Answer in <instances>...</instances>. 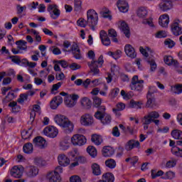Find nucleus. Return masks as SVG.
Wrapping results in <instances>:
<instances>
[{
	"label": "nucleus",
	"mask_w": 182,
	"mask_h": 182,
	"mask_svg": "<svg viewBox=\"0 0 182 182\" xmlns=\"http://www.w3.org/2000/svg\"><path fill=\"white\" fill-rule=\"evenodd\" d=\"M54 120L60 127H62L65 133L69 134L73 132L75 129V125L66 116L62 114L55 115Z\"/></svg>",
	"instance_id": "1"
},
{
	"label": "nucleus",
	"mask_w": 182,
	"mask_h": 182,
	"mask_svg": "<svg viewBox=\"0 0 182 182\" xmlns=\"http://www.w3.org/2000/svg\"><path fill=\"white\" fill-rule=\"evenodd\" d=\"M109 37L112 38V42H114L115 43L119 42V40H117V32H116V30L113 28L109 29L108 31V36L107 33H106L105 30H102L100 32V38L105 46H109L110 45V38H109Z\"/></svg>",
	"instance_id": "2"
},
{
	"label": "nucleus",
	"mask_w": 182,
	"mask_h": 182,
	"mask_svg": "<svg viewBox=\"0 0 182 182\" xmlns=\"http://www.w3.org/2000/svg\"><path fill=\"white\" fill-rule=\"evenodd\" d=\"M87 55L90 59H92L91 63H88L91 72H92L94 75H99V68H102V65H103L104 62L103 55H100L98 60H95V54L93 50L88 51Z\"/></svg>",
	"instance_id": "3"
},
{
	"label": "nucleus",
	"mask_w": 182,
	"mask_h": 182,
	"mask_svg": "<svg viewBox=\"0 0 182 182\" xmlns=\"http://www.w3.org/2000/svg\"><path fill=\"white\" fill-rule=\"evenodd\" d=\"M95 119L101 121L102 124H109L112 122V117L106 114V107L101 106L95 114Z\"/></svg>",
	"instance_id": "4"
},
{
	"label": "nucleus",
	"mask_w": 182,
	"mask_h": 182,
	"mask_svg": "<svg viewBox=\"0 0 182 182\" xmlns=\"http://www.w3.org/2000/svg\"><path fill=\"white\" fill-rule=\"evenodd\" d=\"M99 22V16L95 10H88L87 12V24L90 28L95 31V26Z\"/></svg>",
	"instance_id": "5"
},
{
	"label": "nucleus",
	"mask_w": 182,
	"mask_h": 182,
	"mask_svg": "<svg viewBox=\"0 0 182 182\" xmlns=\"http://www.w3.org/2000/svg\"><path fill=\"white\" fill-rule=\"evenodd\" d=\"M144 83V80H139V76L134 75L132 77V82L130 84L131 90L140 93V92L143 90Z\"/></svg>",
	"instance_id": "6"
},
{
	"label": "nucleus",
	"mask_w": 182,
	"mask_h": 182,
	"mask_svg": "<svg viewBox=\"0 0 182 182\" xmlns=\"http://www.w3.org/2000/svg\"><path fill=\"white\" fill-rule=\"evenodd\" d=\"M159 117H160V114H159V112L156 111L149 112L142 118V124H150L151 123H153L154 119H159Z\"/></svg>",
	"instance_id": "7"
},
{
	"label": "nucleus",
	"mask_w": 182,
	"mask_h": 182,
	"mask_svg": "<svg viewBox=\"0 0 182 182\" xmlns=\"http://www.w3.org/2000/svg\"><path fill=\"white\" fill-rule=\"evenodd\" d=\"M71 143L73 146H83L86 144V137L82 134H75L71 138Z\"/></svg>",
	"instance_id": "8"
},
{
	"label": "nucleus",
	"mask_w": 182,
	"mask_h": 182,
	"mask_svg": "<svg viewBox=\"0 0 182 182\" xmlns=\"http://www.w3.org/2000/svg\"><path fill=\"white\" fill-rule=\"evenodd\" d=\"M47 11L53 19H57V18H59V15H60V10H59L56 4H49Z\"/></svg>",
	"instance_id": "9"
},
{
	"label": "nucleus",
	"mask_w": 182,
	"mask_h": 182,
	"mask_svg": "<svg viewBox=\"0 0 182 182\" xmlns=\"http://www.w3.org/2000/svg\"><path fill=\"white\" fill-rule=\"evenodd\" d=\"M43 133L48 137L55 139V137L58 136V133H59V131L56 129V127L51 126L46 127L43 130Z\"/></svg>",
	"instance_id": "10"
},
{
	"label": "nucleus",
	"mask_w": 182,
	"mask_h": 182,
	"mask_svg": "<svg viewBox=\"0 0 182 182\" xmlns=\"http://www.w3.org/2000/svg\"><path fill=\"white\" fill-rule=\"evenodd\" d=\"M26 175L29 178H33V177H36L38 174H39V168L34 166H29L26 168Z\"/></svg>",
	"instance_id": "11"
},
{
	"label": "nucleus",
	"mask_w": 182,
	"mask_h": 182,
	"mask_svg": "<svg viewBox=\"0 0 182 182\" xmlns=\"http://www.w3.org/2000/svg\"><path fill=\"white\" fill-rule=\"evenodd\" d=\"M80 123L82 126H92L93 124V117L89 114H85L80 117Z\"/></svg>",
	"instance_id": "12"
},
{
	"label": "nucleus",
	"mask_w": 182,
	"mask_h": 182,
	"mask_svg": "<svg viewBox=\"0 0 182 182\" xmlns=\"http://www.w3.org/2000/svg\"><path fill=\"white\" fill-rule=\"evenodd\" d=\"M124 52L127 56L131 58V59H134L136 56H137V53H136V50L130 44L125 45Z\"/></svg>",
	"instance_id": "13"
},
{
	"label": "nucleus",
	"mask_w": 182,
	"mask_h": 182,
	"mask_svg": "<svg viewBox=\"0 0 182 182\" xmlns=\"http://www.w3.org/2000/svg\"><path fill=\"white\" fill-rule=\"evenodd\" d=\"M58 164L62 167H67L70 164V159L65 154H61L58 157Z\"/></svg>",
	"instance_id": "14"
},
{
	"label": "nucleus",
	"mask_w": 182,
	"mask_h": 182,
	"mask_svg": "<svg viewBox=\"0 0 182 182\" xmlns=\"http://www.w3.org/2000/svg\"><path fill=\"white\" fill-rule=\"evenodd\" d=\"M33 143L36 147L39 149H45L46 147V140L42 136H37L33 139Z\"/></svg>",
	"instance_id": "15"
},
{
	"label": "nucleus",
	"mask_w": 182,
	"mask_h": 182,
	"mask_svg": "<svg viewBox=\"0 0 182 182\" xmlns=\"http://www.w3.org/2000/svg\"><path fill=\"white\" fill-rule=\"evenodd\" d=\"M117 6L119 11L123 12V14H126L129 11V3L125 0H119L117 2Z\"/></svg>",
	"instance_id": "16"
},
{
	"label": "nucleus",
	"mask_w": 182,
	"mask_h": 182,
	"mask_svg": "<svg viewBox=\"0 0 182 182\" xmlns=\"http://www.w3.org/2000/svg\"><path fill=\"white\" fill-rule=\"evenodd\" d=\"M23 174V168L19 166H14L11 170V176L16 178H21Z\"/></svg>",
	"instance_id": "17"
},
{
	"label": "nucleus",
	"mask_w": 182,
	"mask_h": 182,
	"mask_svg": "<svg viewBox=\"0 0 182 182\" xmlns=\"http://www.w3.org/2000/svg\"><path fill=\"white\" fill-rule=\"evenodd\" d=\"M166 65L168 66H174V68H180V64L177 60H173V57L171 55H166L164 58Z\"/></svg>",
	"instance_id": "18"
},
{
	"label": "nucleus",
	"mask_w": 182,
	"mask_h": 182,
	"mask_svg": "<svg viewBox=\"0 0 182 182\" xmlns=\"http://www.w3.org/2000/svg\"><path fill=\"white\" fill-rule=\"evenodd\" d=\"M47 179L49 182H60L61 178L59 173H57L56 172L52 171L47 173Z\"/></svg>",
	"instance_id": "19"
},
{
	"label": "nucleus",
	"mask_w": 182,
	"mask_h": 182,
	"mask_svg": "<svg viewBox=\"0 0 182 182\" xmlns=\"http://www.w3.org/2000/svg\"><path fill=\"white\" fill-rule=\"evenodd\" d=\"M159 8L161 11L166 12V11H170L173 8V3L170 0H164L159 4Z\"/></svg>",
	"instance_id": "20"
},
{
	"label": "nucleus",
	"mask_w": 182,
	"mask_h": 182,
	"mask_svg": "<svg viewBox=\"0 0 182 182\" xmlns=\"http://www.w3.org/2000/svg\"><path fill=\"white\" fill-rule=\"evenodd\" d=\"M119 28L124 34H125L126 38H130V28L124 21H122L119 23Z\"/></svg>",
	"instance_id": "21"
},
{
	"label": "nucleus",
	"mask_w": 182,
	"mask_h": 182,
	"mask_svg": "<svg viewBox=\"0 0 182 182\" xmlns=\"http://www.w3.org/2000/svg\"><path fill=\"white\" fill-rule=\"evenodd\" d=\"M170 22V17L167 14H164L159 17V23L162 28H167Z\"/></svg>",
	"instance_id": "22"
},
{
	"label": "nucleus",
	"mask_w": 182,
	"mask_h": 182,
	"mask_svg": "<svg viewBox=\"0 0 182 182\" xmlns=\"http://www.w3.org/2000/svg\"><path fill=\"white\" fill-rule=\"evenodd\" d=\"M135 147H140V142L139 141H134L133 139L129 140L125 145V149L127 151L133 150Z\"/></svg>",
	"instance_id": "23"
},
{
	"label": "nucleus",
	"mask_w": 182,
	"mask_h": 182,
	"mask_svg": "<svg viewBox=\"0 0 182 182\" xmlns=\"http://www.w3.org/2000/svg\"><path fill=\"white\" fill-rule=\"evenodd\" d=\"M171 31L175 36L182 35V28L180 26L178 22H174L171 25Z\"/></svg>",
	"instance_id": "24"
},
{
	"label": "nucleus",
	"mask_w": 182,
	"mask_h": 182,
	"mask_svg": "<svg viewBox=\"0 0 182 182\" xmlns=\"http://www.w3.org/2000/svg\"><path fill=\"white\" fill-rule=\"evenodd\" d=\"M114 154V149L110 146H104L102 149V156L104 157H111Z\"/></svg>",
	"instance_id": "25"
},
{
	"label": "nucleus",
	"mask_w": 182,
	"mask_h": 182,
	"mask_svg": "<svg viewBox=\"0 0 182 182\" xmlns=\"http://www.w3.org/2000/svg\"><path fill=\"white\" fill-rule=\"evenodd\" d=\"M91 170L94 176H100L102 174V169H100V165L97 163H93L91 165Z\"/></svg>",
	"instance_id": "26"
},
{
	"label": "nucleus",
	"mask_w": 182,
	"mask_h": 182,
	"mask_svg": "<svg viewBox=\"0 0 182 182\" xmlns=\"http://www.w3.org/2000/svg\"><path fill=\"white\" fill-rule=\"evenodd\" d=\"M91 141L96 146H100V144H102V143H103V138H102V136H100V135L93 134L91 137Z\"/></svg>",
	"instance_id": "27"
},
{
	"label": "nucleus",
	"mask_w": 182,
	"mask_h": 182,
	"mask_svg": "<svg viewBox=\"0 0 182 182\" xmlns=\"http://www.w3.org/2000/svg\"><path fill=\"white\" fill-rule=\"evenodd\" d=\"M147 14H149V12L147 11V9H146V7H140L137 10L136 15L139 16V18H144L147 16Z\"/></svg>",
	"instance_id": "28"
},
{
	"label": "nucleus",
	"mask_w": 182,
	"mask_h": 182,
	"mask_svg": "<svg viewBox=\"0 0 182 182\" xmlns=\"http://www.w3.org/2000/svg\"><path fill=\"white\" fill-rule=\"evenodd\" d=\"M171 92L176 95H180L182 93V84H176L171 87Z\"/></svg>",
	"instance_id": "29"
},
{
	"label": "nucleus",
	"mask_w": 182,
	"mask_h": 182,
	"mask_svg": "<svg viewBox=\"0 0 182 182\" xmlns=\"http://www.w3.org/2000/svg\"><path fill=\"white\" fill-rule=\"evenodd\" d=\"M171 136L176 140H182V132L179 129H173L171 132Z\"/></svg>",
	"instance_id": "30"
},
{
	"label": "nucleus",
	"mask_w": 182,
	"mask_h": 182,
	"mask_svg": "<svg viewBox=\"0 0 182 182\" xmlns=\"http://www.w3.org/2000/svg\"><path fill=\"white\" fill-rule=\"evenodd\" d=\"M23 151L26 154H31L33 151V145L31 142L25 144L23 146Z\"/></svg>",
	"instance_id": "31"
},
{
	"label": "nucleus",
	"mask_w": 182,
	"mask_h": 182,
	"mask_svg": "<svg viewBox=\"0 0 182 182\" xmlns=\"http://www.w3.org/2000/svg\"><path fill=\"white\" fill-rule=\"evenodd\" d=\"M147 102H146V107H150L153 102H154V95H153V91L148 92L146 95Z\"/></svg>",
	"instance_id": "32"
},
{
	"label": "nucleus",
	"mask_w": 182,
	"mask_h": 182,
	"mask_svg": "<svg viewBox=\"0 0 182 182\" xmlns=\"http://www.w3.org/2000/svg\"><path fill=\"white\" fill-rule=\"evenodd\" d=\"M26 43V41L23 40H20L16 42V45H17V48L20 50H26V49H28Z\"/></svg>",
	"instance_id": "33"
},
{
	"label": "nucleus",
	"mask_w": 182,
	"mask_h": 182,
	"mask_svg": "<svg viewBox=\"0 0 182 182\" xmlns=\"http://www.w3.org/2000/svg\"><path fill=\"white\" fill-rule=\"evenodd\" d=\"M102 178L105 182H114V176H113L112 173H104L102 175Z\"/></svg>",
	"instance_id": "34"
},
{
	"label": "nucleus",
	"mask_w": 182,
	"mask_h": 182,
	"mask_svg": "<svg viewBox=\"0 0 182 182\" xmlns=\"http://www.w3.org/2000/svg\"><path fill=\"white\" fill-rule=\"evenodd\" d=\"M64 103L67 107H73L76 105V101H73L72 97L68 96L64 99Z\"/></svg>",
	"instance_id": "35"
},
{
	"label": "nucleus",
	"mask_w": 182,
	"mask_h": 182,
	"mask_svg": "<svg viewBox=\"0 0 182 182\" xmlns=\"http://www.w3.org/2000/svg\"><path fill=\"white\" fill-rule=\"evenodd\" d=\"M129 107L131 109H141V102L131 100L129 102Z\"/></svg>",
	"instance_id": "36"
},
{
	"label": "nucleus",
	"mask_w": 182,
	"mask_h": 182,
	"mask_svg": "<svg viewBox=\"0 0 182 182\" xmlns=\"http://www.w3.org/2000/svg\"><path fill=\"white\" fill-rule=\"evenodd\" d=\"M81 105L85 109H90L92 107V101H90L87 97H84L81 101Z\"/></svg>",
	"instance_id": "37"
},
{
	"label": "nucleus",
	"mask_w": 182,
	"mask_h": 182,
	"mask_svg": "<svg viewBox=\"0 0 182 182\" xmlns=\"http://www.w3.org/2000/svg\"><path fill=\"white\" fill-rule=\"evenodd\" d=\"M171 151L173 156H176V157H182V149L177 146H173Z\"/></svg>",
	"instance_id": "38"
},
{
	"label": "nucleus",
	"mask_w": 182,
	"mask_h": 182,
	"mask_svg": "<svg viewBox=\"0 0 182 182\" xmlns=\"http://www.w3.org/2000/svg\"><path fill=\"white\" fill-rule=\"evenodd\" d=\"M87 151L90 154V156H91V157H92L93 159H95V157L97 156V150H96V148H95V146H88L87 148Z\"/></svg>",
	"instance_id": "39"
},
{
	"label": "nucleus",
	"mask_w": 182,
	"mask_h": 182,
	"mask_svg": "<svg viewBox=\"0 0 182 182\" xmlns=\"http://www.w3.org/2000/svg\"><path fill=\"white\" fill-rule=\"evenodd\" d=\"M105 166L108 167V168H114L116 167V161L109 159L105 161Z\"/></svg>",
	"instance_id": "40"
},
{
	"label": "nucleus",
	"mask_w": 182,
	"mask_h": 182,
	"mask_svg": "<svg viewBox=\"0 0 182 182\" xmlns=\"http://www.w3.org/2000/svg\"><path fill=\"white\" fill-rule=\"evenodd\" d=\"M74 11L77 12L82 11V0H74Z\"/></svg>",
	"instance_id": "41"
},
{
	"label": "nucleus",
	"mask_w": 182,
	"mask_h": 182,
	"mask_svg": "<svg viewBox=\"0 0 182 182\" xmlns=\"http://www.w3.org/2000/svg\"><path fill=\"white\" fill-rule=\"evenodd\" d=\"M34 163L36 166H40V167L46 166V161H45L42 158H36L34 159Z\"/></svg>",
	"instance_id": "42"
},
{
	"label": "nucleus",
	"mask_w": 182,
	"mask_h": 182,
	"mask_svg": "<svg viewBox=\"0 0 182 182\" xmlns=\"http://www.w3.org/2000/svg\"><path fill=\"white\" fill-rule=\"evenodd\" d=\"M77 24L81 28H86V26H87V21L85 20V18H81L77 21Z\"/></svg>",
	"instance_id": "43"
},
{
	"label": "nucleus",
	"mask_w": 182,
	"mask_h": 182,
	"mask_svg": "<svg viewBox=\"0 0 182 182\" xmlns=\"http://www.w3.org/2000/svg\"><path fill=\"white\" fill-rule=\"evenodd\" d=\"M93 105L95 107H100V105H102V99L97 97H93Z\"/></svg>",
	"instance_id": "44"
},
{
	"label": "nucleus",
	"mask_w": 182,
	"mask_h": 182,
	"mask_svg": "<svg viewBox=\"0 0 182 182\" xmlns=\"http://www.w3.org/2000/svg\"><path fill=\"white\" fill-rule=\"evenodd\" d=\"M147 62L151 66L150 71L154 72L156 69H157V64H156V62H154V60H148Z\"/></svg>",
	"instance_id": "45"
},
{
	"label": "nucleus",
	"mask_w": 182,
	"mask_h": 182,
	"mask_svg": "<svg viewBox=\"0 0 182 182\" xmlns=\"http://www.w3.org/2000/svg\"><path fill=\"white\" fill-rule=\"evenodd\" d=\"M100 15L102 16V18H109L110 16V11L107 9H104L100 12Z\"/></svg>",
	"instance_id": "46"
},
{
	"label": "nucleus",
	"mask_w": 182,
	"mask_h": 182,
	"mask_svg": "<svg viewBox=\"0 0 182 182\" xmlns=\"http://www.w3.org/2000/svg\"><path fill=\"white\" fill-rule=\"evenodd\" d=\"M163 174H164V172H163V171H159L157 173H156L155 170H151L152 178H156V177H160V176H163Z\"/></svg>",
	"instance_id": "47"
},
{
	"label": "nucleus",
	"mask_w": 182,
	"mask_h": 182,
	"mask_svg": "<svg viewBox=\"0 0 182 182\" xmlns=\"http://www.w3.org/2000/svg\"><path fill=\"white\" fill-rule=\"evenodd\" d=\"M175 177L176 173L171 171L166 172L165 174V178H167L168 180H173Z\"/></svg>",
	"instance_id": "48"
},
{
	"label": "nucleus",
	"mask_w": 182,
	"mask_h": 182,
	"mask_svg": "<svg viewBox=\"0 0 182 182\" xmlns=\"http://www.w3.org/2000/svg\"><path fill=\"white\" fill-rule=\"evenodd\" d=\"M176 164H177V161L172 159L166 163V167H168V168H173V167H176Z\"/></svg>",
	"instance_id": "49"
},
{
	"label": "nucleus",
	"mask_w": 182,
	"mask_h": 182,
	"mask_svg": "<svg viewBox=\"0 0 182 182\" xmlns=\"http://www.w3.org/2000/svg\"><path fill=\"white\" fill-rule=\"evenodd\" d=\"M50 107L51 109H53V110H56V109L59 107V105L57 101L54 100V99L53 98V100L50 102Z\"/></svg>",
	"instance_id": "50"
},
{
	"label": "nucleus",
	"mask_w": 182,
	"mask_h": 182,
	"mask_svg": "<svg viewBox=\"0 0 182 182\" xmlns=\"http://www.w3.org/2000/svg\"><path fill=\"white\" fill-rule=\"evenodd\" d=\"M28 95H27L26 93L20 95V97L18 99V102L23 103V102H25V100H28Z\"/></svg>",
	"instance_id": "51"
},
{
	"label": "nucleus",
	"mask_w": 182,
	"mask_h": 182,
	"mask_svg": "<svg viewBox=\"0 0 182 182\" xmlns=\"http://www.w3.org/2000/svg\"><path fill=\"white\" fill-rule=\"evenodd\" d=\"M142 23L144 25H149V26H154V24H153V18H151L144 19Z\"/></svg>",
	"instance_id": "52"
},
{
	"label": "nucleus",
	"mask_w": 182,
	"mask_h": 182,
	"mask_svg": "<svg viewBox=\"0 0 182 182\" xmlns=\"http://www.w3.org/2000/svg\"><path fill=\"white\" fill-rule=\"evenodd\" d=\"M50 50L53 52V55H60L62 53V51L58 47H50Z\"/></svg>",
	"instance_id": "53"
},
{
	"label": "nucleus",
	"mask_w": 182,
	"mask_h": 182,
	"mask_svg": "<svg viewBox=\"0 0 182 182\" xmlns=\"http://www.w3.org/2000/svg\"><path fill=\"white\" fill-rule=\"evenodd\" d=\"M16 9H17V14L18 15H21V14H22V12H23L24 11H26V6H22L20 4L17 5L16 6Z\"/></svg>",
	"instance_id": "54"
},
{
	"label": "nucleus",
	"mask_w": 182,
	"mask_h": 182,
	"mask_svg": "<svg viewBox=\"0 0 182 182\" xmlns=\"http://www.w3.org/2000/svg\"><path fill=\"white\" fill-rule=\"evenodd\" d=\"M156 38H167V33H166V31H159L156 34Z\"/></svg>",
	"instance_id": "55"
},
{
	"label": "nucleus",
	"mask_w": 182,
	"mask_h": 182,
	"mask_svg": "<svg viewBox=\"0 0 182 182\" xmlns=\"http://www.w3.org/2000/svg\"><path fill=\"white\" fill-rule=\"evenodd\" d=\"M10 59H11V61L14 63H21V58H19V56L18 55H11Z\"/></svg>",
	"instance_id": "56"
},
{
	"label": "nucleus",
	"mask_w": 182,
	"mask_h": 182,
	"mask_svg": "<svg viewBox=\"0 0 182 182\" xmlns=\"http://www.w3.org/2000/svg\"><path fill=\"white\" fill-rule=\"evenodd\" d=\"M56 63H58V65H60V66H62V68H63L64 69L69 66V63H68L66 60H57Z\"/></svg>",
	"instance_id": "57"
},
{
	"label": "nucleus",
	"mask_w": 182,
	"mask_h": 182,
	"mask_svg": "<svg viewBox=\"0 0 182 182\" xmlns=\"http://www.w3.org/2000/svg\"><path fill=\"white\" fill-rule=\"evenodd\" d=\"M70 69H71V70H77V69H80V65L76 63H73L71 65H70L69 66Z\"/></svg>",
	"instance_id": "58"
},
{
	"label": "nucleus",
	"mask_w": 182,
	"mask_h": 182,
	"mask_svg": "<svg viewBox=\"0 0 182 182\" xmlns=\"http://www.w3.org/2000/svg\"><path fill=\"white\" fill-rule=\"evenodd\" d=\"M164 43L165 45H166V46H168L169 48H173L174 45H176V43H174V41L171 39L165 41Z\"/></svg>",
	"instance_id": "59"
},
{
	"label": "nucleus",
	"mask_w": 182,
	"mask_h": 182,
	"mask_svg": "<svg viewBox=\"0 0 182 182\" xmlns=\"http://www.w3.org/2000/svg\"><path fill=\"white\" fill-rule=\"evenodd\" d=\"M71 51L73 53H75V52H80V49H79V46H77V44L73 43L71 46Z\"/></svg>",
	"instance_id": "60"
},
{
	"label": "nucleus",
	"mask_w": 182,
	"mask_h": 182,
	"mask_svg": "<svg viewBox=\"0 0 182 182\" xmlns=\"http://www.w3.org/2000/svg\"><path fill=\"white\" fill-rule=\"evenodd\" d=\"M62 86V82H58L57 84L53 85V87L51 89V93H53V92L58 90L59 87Z\"/></svg>",
	"instance_id": "61"
},
{
	"label": "nucleus",
	"mask_w": 182,
	"mask_h": 182,
	"mask_svg": "<svg viewBox=\"0 0 182 182\" xmlns=\"http://www.w3.org/2000/svg\"><path fill=\"white\" fill-rule=\"evenodd\" d=\"M112 134L114 137H119L120 136V132H119V127H114L112 129Z\"/></svg>",
	"instance_id": "62"
},
{
	"label": "nucleus",
	"mask_w": 182,
	"mask_h": 182,
	"mask_svg": "<svg viewBox=\"0 0 182 182\" xmlns=\"http://www.w3.org/2000/svg\"><path fill=\"white\" fill-rule=\"evenodd\" d=\"M70 182H82V179H80V177L77 176H73L70 178Z\"/></svg>",
	"instance_id": "63"
},
{
	"label": "nucleus",
	"mask_w": 182,
	"mask_h": 182,
	"mask_svg": "<svg viewBox=\"0 0 182 182\" xmlns=\"http://www.w3.org/2000/svg\"><path fill=\"white\" fill-rule=\"evenodd\" d=\"M6 99L9 102V100H12L15 99V93L9 92L6 96Z\"/></svg>",
	"instance_id": "64"
}]
</instances>
